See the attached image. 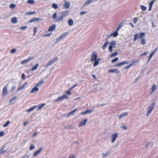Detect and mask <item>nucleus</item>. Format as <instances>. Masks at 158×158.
<instances>
[{
    "label": "nucleus",
    "mask_w": 158,
    "mask_h": 158,
    "mask_svg": "<svg viewBox=\"0 0 158 158\" xmlns=\"http://www.w3.org/2000/svg\"><path fill=\"white\" fill-rule=\"evenodd\" d=\"M37 28L36 27H35L34 29V34H33V35H35L36 33L37 32Z\"/></svg>",
    "instance_id": "50"
},
{
    "label": "nucleus",
    "mask_w": 158,
    "mask_h": 158,
    "mask_svg": "<svg viewBox=\"0 0 158 158\" xmlns=\"http://www.w3.org/2000/svg\"><path fill=\"white\" fill-rule=\"evenodd\" d=\"M137 18H136V17L134 18L133 19V23H136L137 22Z\"/></svg>",
    "instance_id": "57"
},
{
    "label": "nucleus",
    "mask_w": 158,
    "mask_h": 158,
    "mask_svg": "<svg viewBox=\"0 0 158 158\" xmlns=\"http://www.w3.org/2000/svg\"><path fill=\"white\" fill-rule=\"evenodd\" d=\"M145 42V40L144 39H142L141 41L140 42V43L144 45L146 44Z\"/></svg>",
    "instance_id": "41"
},
{
    "label": "nucleus",
    "mask_w": 158,
    "mask_h": 158,
    "mask_svg": "<svg viewBox=\"0 0 158 158\" xmlns=\"http://www.w3.org/2000/svg\"><path fill=\"white\" fill-rule=\"evenodd\" d=\"M69 89L66 92V93H65V94H66V95H70L71 94V92H70L69 91Z\"/></svg>",
    "instance_id": "55"
},
{
    "label": "nucleus",
    "mask_w": 158,
    "mask_h": 158,
    "mask_svg": "<svg viewBox=\"0 0 158 158\" xmlns=\"http://www.w3.org/2000/svg\"><path fill=\"white\" fill-rule=\"evenodd\" d=\"M27 82H26L23 84L21 86L19 87L17 90L18 91H20L21 90H22L26 86L27 84Z\"/></svg>",
    "instance_id": "16"
},
{
    "label": "nucleus",
    "mask_w": 158,
    "mask_h": 158,
    "mask_svg": "<svg viewBox=\"0 0 158 158\" xmlns=\"http://www.w3.org/2000/svg\"><path fill=\"white\" fill-rule=\"evenodd\" d=\"M69 99L68 95L66 94H64L62 96L59 97L57 99L54 100L53 101L55 102H57L64 99L68 100Z\"/></svg>",
    "instance_id": "4"
},
{
    "label": "nucleus",
    "mask_w": 158,
    "mask_h": 158,
    "mask_svg": "<svg viewBox=\"0 0 158 158\" xmlns=\"http://www.w3.org/2000/svg\"><path fill=\"white\" fill-rule=\"evenodd\" d=\"M128 63V62L126 61H123V62H122L121 63H119L117 64L116 65V67H119L123 65H124L126 64H127Z\"/></svg>",
    "instance_id": "14"
},
{
    "label": "nucleus",
    "mask_w": 158,
    "mask_h": 158,
    "mask_svg": "<svg viewBox=\"0 0 158 158\" xmlns=\"http://www.w3.org/2000/svg\"><path fill=\"white\" fill-rule=\"evenodd\" d=\"M132 65V64H129V65H127L126 67H125L124 68V69H128L130 68Z\"/></svg>",
    "instance_id": "47"
},
{
    "label": "nucleus",
    "mask_w": 158,
    "mask_h": 158,
    "mask_svg": "<svg viewBox=\"0 0 158 158\" xmlns=\"http://www.w3.org/2000/svg\"><path fill=\"white\" fill-rule=\"evenodd\" d=\"M11 22L13 23H17L18 21L17 18L15 17L13 18L11 20Z\"/></svg>",
    "instance_id": "23"
},
{
    "label": "nucleus",
    "mask_w": 158,
    "mask_h": 158,
    "mask_svg": "<svg viewBox=\"0 0 158 158\" xmlns=\"http://www.w3.org/2000/svg\"><path fill=\"white\" fill-rule=\"evenodd\" d=\"M157 49H158V48H155V49L152 51V52L151 53L152 54H153L154 55V54L155 53V52L157 51Z\"/></svg>",
    "instance_id": "54"
},
{
    "label": "nucleus",
    "mask_w": 158,
    "mask_h": 158,
    "mask_svg": "<svg viewBox=\"0 0 158 158\" xmlns=\"http://www.w3.org/2000/svg\"><path fill=\"white\" fill-rule=\"evenodd\" d=\"M116 42L115 40H113L110 43V45L109 48V50L110 52L112 51V48H115L116 45Z\"/></svg>",
    "instance_id": "5"
},
{
    "label": "nucleus",
    "mask_w": 158,
    "mask_h": 158,
    "mask_svg": "<svg viewBox=\"0 0 158 158\" xmlns=\"http://www.w3.org/2000/svg\"><path fill=\"white\" fill-rule=\"evenodd\" d=\"M57 14L56 12L52 16V18H53L54 19H57Z\"/></svg>",
    "instance_id": "42"
},
{
    "label": "nucleus",
    "mask_w": 158,
    "mask_h": 158,
    "mask_svg": "<svg viewBox=\"0 0 158 158\" xmlns=\"http://www.w3.org/2000/svg\"><path fill=\"white\" fill-rule=\"evenodd\" d=\"M121 27V24H119L117 28L116 31H118L120 29Z\"/></svg>",
    "instance_id": "56"
},
{
    "label": "nucleus",
    "mask_w": 158,
    "mask_h": 158,
    "mask_svg": "<svg viewBox=\"0 0 158 158\" xmlns=\"http://www.w3.org/2000/svg\"><path fill=\"white\" fill-rule=\"evenodd\" d=\"M94 66L95 67L98 65L99 62L98 60H94Z\"/></svg>",
    "instance_id": "39"
},
{
    "label": "nucleus",
    "mask_w": 158,
    "mask_h": 158,
    "mask_svg": "<svg viewBox=\"0 0 158 158\" xmlns=\"http://www.w3.org/2000/svg\"><path fill=\"white\" fill-rule=\"evenodd\" d=\"M40 20H42L38 18H34L30 20L29 21V23H31L34 22L38 21Z\"/></svg>",
    "instance_id": "18"
},
{
    "label": "nucleus",
    "mask_w": 158,
    "mask_h": 158,
    "mask_svg": "<svg viewBox=\"0 0 158 158\" xmlns=\"http://www.w3.org/2000/svg\"><path fill=\"white\" fill-rule=\"evenodd\" d=\"M86 113L87 114L89 113V114L91 113L92 112L91 110L90 109H87L86 110Z\"/></svg>",
    "instance_id": "51"
},
{
    "label": "nucleus",
    "mask_w": 158,
    "mask_h": 158,
    "mask_svg": "<svg viewBox=\"0 0 158 158\" xmlns=\"http://www.w3.org/2000/svg\"><path fill=\"white\" fill-rule=\"evenodd\" d=\"M39 64H36V65L32 68L31 69L32 71H33L37 69L38 67Z\"/></svg>",
    "instance_id": "24"
},
{
    "label": "nucleus",
    "mask_w": 158,
    "mask_h": 158,
    "mask_svg": "<svg viewBox=\"0 0 158 158\" xmlns=\"http://www.w3.org/2000/svg\"><path fill=\"white\" fill-rule=\"evenodd\" d=\"M34 58L33 57H29L27 59L23 60L21 62V64H24L25 63L29 62L30 60Z\"/></svg>",
    "instance_id": "7"
},
{
    "label": "nucleus",
    "mask_w": 158,
    "mask_h": 158,
    "mask_svg": "<svg viewBox=\"0 0 158 158\" xmlns=\"http://www.w3.org/2000/svg\"><path fill=\"white\" fill-rule=\"evenodd\" d=\"M44 82V81L43 80H41L39 82L36 84V85H35L37 87V86H41L42 85Z\"/></svg>",
    "instance_id": "27"
},
{
    "label": "nucleus",
    "mask_w": 158,
    "mask_h": 158,
    "mask_svg": "<svg viewBox=\"0 0 158 158\" xmlns=\"http://www.w3.org/2000/svg\"><path fill=\"white\" fill-rule=\"evenodd\" d=\"M16 6V5L14 4H11L9 6V7L10 8H14Z\"/></svg>",
    "instance_id": "40"
},
{
    "label": "nucleus",
    "mask_w": 158,
    "mask_h": 158,
    "mask_svg": "<svg viewBox=\"0 0 158 158\" xmlns=\"http://www.w3.org/2000/svg\"><path fill=\"white\" fill-rule=\"evenodd\" d=\"M154 103H152L148 107L147 109L148 112L146 114V115L147 116H148L149 115L152 111L153 110L154 108Z\"/></svg>",
    "instance_id": "6"
},
{
    "label": "nucleus",
    "mask_w": 158,
    "mask_h": 158,
    "mask_svg": "<svg viewBox=\"0 0 158 158\" xmlns=\"http://www.w3.org/2000/svg\"><path fill=\"white\" fill-rule=\"evenodd\" d=\"M87 13L86 12H85L84 11H82L80 12V15H82L85 14H86Z\"/></svg>",
    "instance_id": "62"
},
{
    "label": "nucleus",
    "mask_w": 158,
    "mask_h": 158,
    "mask_svg": "<svg viewBox=\"0 0 158 158\" xmlns=\"http://www.w3.org/2000/svg\"><path fill=\"white\" fill-rule=\"evenodd\" d=\"M27 26H24L21 27H20V29H22V30H24L27 28Z\"/></svg>",
    "instance_id": "52"
},
{
    "label": "nucleus",
    "mask_w": 158,
    "mask_h": 158,
    "mask_svg": "<svg viewBox=\"0 0 158 158\" xmlns=\"http://www.w3.org/2000/svg\"><path fill=\"white\" fill-rule=\"evenodd\" d=\"M4 135V132L3 131L0 132V137H2Z\"/></svg>",
    "instance_id": "58"
},
{
    "label": "nucleus",
    "mask_w": 158,
    "mask_h": 158,
    "mask_svg": "<svg viewBox=\"0 0 158 158\" xmlns=\"http://www.w3.org/2000/svg\"><path fill=\"white\" fill-rule=\"evenodd\" d=\"M109 73H115L117 74H118L119 73V71L117 69H113L110 70L108 71Z\"/></svg>",
    "instance_id": "13"
},
{
    "label": "nucleus",
    "mask_w": 158,
    "mask_h": 158,
    "mask_svg": "<svg viewBox=\"0 0 158 158\" xmlns=\"http://www.w3.org/2000/svg\"><path fill=\"white\" fill-rule=\"evenodd\" d=\"M112 35L114 37H115L117 36L118 35V31H116L114 33H112Z\"/></svg>",
    "instance_id": "38"
},
{
    "label": "nucleus",
    "mask_w": 158,
    "mask_h": 158,
    "mask_svg": "<svg viewBox=\"0 0 158 158\" xmlns=\"http://www.w3.org/2000/svg\"><path fill=\"white\" fill-rule=\"evenodd\" d=\"M109 44V43L108 42H106L105 44L103 45L102 46V48L103 49H104L105 48L107 47V45Z\"/></svg>",
    "instance_id": "36"
},
{
    "label": "nucleus",
    "mask_w": 158,
    "mask_h": 158,
    "mask_svg": "<svg viewBox=\"0 0 158 158\" xmlns=\"http://www.w3.org/2000/svg\"><path fill=\"white\" fill-rule=\"evenodd\" d=\"M145 34L144 32H140L139 34H136L134 35L133 41L135 42L137 40L138 38H139V39H141L143 37L145 36Z\"/></svg>",
    "instance_id": "2"
},
{
    "label": "nucleus",
    "mask_w": 158,
    "mask_h": 158,
    "mask_svg": "<svg viewBox=\"0 0 158 158\" xmlns=\"http://www.w3.org/2000/svg\"><path fill=\"white\" fill-rule=\"evenodd\" d=\"M10 123V121H8L5 124L3 125V127H5L7 126Z\"/></svg>",
    "instance_id": "48"
},
{
    "label": "nucleus",
    "mask_w": 158,
    "mask_h": 158,
    "mask_svg": "<svg viewBox=\"0 0 158 158\" xmlns=\"http://www.w3.org/2000/svg\"><path fill=\"white\" fill-rule=\"evenodd\" d=\"M56 26L55 24H53L49 28L48 31H52L55 29Z\"/></svg>",
    "instance_id": "19"
},
{
    "label": "nucleus",
    "mask_w": 158,
    "mask_h": 158,
    "mask_svg": "<svg viewBox=\"0 0 158 158\" xmlns=\"http://www.w3.org/2000/svg\"><path fill=\"white\" fill-rule=\"evenodd\" d=\"M30 155V154L29 153H26L24 155L22 158H28Z\"/></svg>",
    "instance_id": "32"
},
{
    "label": "nucleus",
    "mask_w": 158,
    "mask_h": 158,
    "mask_svg": "<svg viewBox=\"0 0 158 158\" xmlns=\"http://www.w3.org/2000/svg\"><path fill=\"white\" fill-rule=\"evenodd\" d=\"M70 6V4L69 2H66L65 3L64 5V7L66 9H68L69 8Z\"/></svg>",
    "instance_id": "28"
},
{
    "label": "nucleus",
    "mask_w": 158,
    "mask_h": 158,
    "mask_svg": "<svg viewBox=\"0 0 158 158\" xmlns=\"http://www.w3.org/2000/svg\"><path fill=\"white\" fill-rule=\"evenodd\" d=\"M110 154V152L109 151H107L105 153H102L103 156L104 157H106L108 156Z\"/></svg>",
    "instance_id": "30"
},
{
    "label": "nucleus",
    "mask_w": 158,
    "mask_h": 158,
    "mask_svg": "<svg viewBox=\"0 0 158 158\" xmlns=\"http://www.w3.org/2000/svg\"><path fill=\"white\" fill-rule=\"evenodd\" d=\"M16 52V50L15 49H13L11 50V53L12 54L15 53Z\"/></svg>",
    "instance_id": "53"
},
{
    "label": "nucleus",
    "mask_w": 158,
    "mask_h": 158,
    "mask_svg": "<svg viewBox=\"0 0 158 158\" xmlns=\"http://www.w3.org/2000/svg\"><path fill=\"white\" fill-rule=\"evenodd\" d=\"M118 57H116L112 60V63L115 62L117 61L118 60Z\"/></svg>",
    "instance_id": "49"
},
{
    "label": "nucleus",
    "mask_w": 158,
    "mask_h": 158,
    "mask_svg": "<svg viewBox=\"0 0 158 158\" xmlns=\"http://www.w3.org/2000/svg\"><path fill=\"white\" fill-rule=\"evenodd\" d=\"M77 110V109H76L69 113L67 115V117H68L70 115H73L74 113Z\"/></svg>",
    "instance_id": "21"
},
{
    "label": "nucleus",
    "mask_w": 158,
    "mask_h": 158,
    "mask_svg": "<svg viewBox=\"0 0 158 158\" xmlns=\"http://www.w3.org/2000/svg\"><path fill=\"white\" fill-rule=\"evenodd\" d=\"M58 60L57 57H56L55 58L51 59L49 61L48 63L44 66L46 68H48L49 66L51 65L54 63L56 61Z\"/></svg>",
    "instance_id": "3"
},
{
    "label": "nucleus",
    "mask_w": 158,
    "mask_h": 158,
    "mask_svg": "<svg viewBox=\"0 0 158 158\" xmlns=\"http://www.w3.org/2000/svg\"><path fill=\"white\" fill-rule=\"evenodd\" d=\"M39 89V88L35 86V87L32 89L31 91H30V93H33L35 92H37L38 91Z\"/></svg>",
    "instance_id": "15"
},
{
    "label": "nucleus",
    "mask_w": 158,
    "mask_h": 158,
    "mask_svg": "<svg viewBox=\"0 0 158 158\" xmlns=\"http://www.w3.org/2000/svg\"><path fill=\"white\" fill-rule=\"evenodd\" d=\"M43 149V148H39L37 151L35 152L34 154V156H36L37 155L39 154L40 152L42 151Z\"/></svg>",
    "instance_id": "12"
},
{
    "label": "nucleus",
    "mask_w": 158,
    "mask_h": 158,
    "mask_svg": "<svg viewBox=\"0 0 158 158\" xmlns=\"http://www.w3.org/2000/svg\"><path fill=\"white\" fill-rule=\"evenodd\" d=\"M155 2L154 0H152L149 3V6L152 7V6L153 3Z\"/></svg>",
    "instance_id": "46"
},
{
    "label": "nucleus",
    "mask_w": 158,
    "mask_h": 158,
    "mask_svg": "<svg viewBox=\"0 0 158 158\" xmlns=\"http://www.w3.org/2000/svg\"><path fill=\"white\" fill-rule=\"evenodd\" d=\"M62 38L60 37V36H59L58 38L56 40V43H58L59 42L60 40H62Z\"/></svg>",
    "instance_id": "45"
},
{
    "label": "nucleus",
    "mask_w": 158,
    "mask_h": 158,
    "mask_svg": "<svg viewBox=\"0 0 158 158\" xmlns=\"http://www.w3.org/2000/svg\"><path fill=\"white\" fill-rule=\"evenodd\" d=\"M22 78L23 79H25L26 78V77H25V74L23 73L22 74Z\"/></svg>",
    "instance_id": "59"
},
{
    "label": "nucleus",
    "mask_w": 158,
    "mask_h": 158,
    "mask_svg": "<svg viewBox=\"0 0 158 158\" xmlns=\"http://www.w3.org/2000/svg\"><path fill=\"white\" fill-rule=\"evenodd\" d=\"M140 8L143 11H145L147 9V7L143 5H141L140 6Z\"/></svg>",
    "instance_id": "37"
},
{
    "label": "nucleus",
    "mask_w": 158,
    "mask_h": 158,
    "mask_svg": "<svg viewBox=\"0 0 158 158\" xmlns=\"http://www.w3.org/2000/svg\"><path fill=\"white\" fill-rule=\"evenodd\" d=\"M97 57V55L96 52H93L92 55L90 59V61L92 62L96 60Z\"/></svg>",
    "instance_id": "8"
},
{
    "label": "nucleus",
    "mask_w": 158,
    "mask_h": 158,
    "mask_svg": "<svg viewBox=\"0 0 158 158\" xmlns=\"http://www.w3.org/2000/svg\"><path fill=\"white\" fill-rule=\"evenodd\" d=\"M121 128H122V129H124L125 130H126L127 129L126 127L124 126H122Z\"/></svg>",
    "instance_id": "63"
},
{
    "label": "nucleus",
    "mask_w": 158,
    "mask_h": 158,
    "mask_svg": "<svg viewBox=\"0 0 158 158\" xmlns=\"http://www.w3.org/2000/svg\"><path fill=\"white\" fill-rule=\"evenodd\" d=\"M35 148V146L34 145H33L32 144H31V145L30 147V148L29 149L30 150H32L34 149Z\"/></svg>",
    "instance_id": "43"
},
{
    "label": "nucleus",
    "mask_w": 158,
    "mask_h": 158,
    "mask_svg": "<svg viewBox=\"0 0 158 158\" xmlns=\"http://www.w3.org/2000/svg\"><path fill=\"white\" fill-rule=\"evenodd\" d=\"M35 1L33 0H28L27 1V3L30 4H33L35 3Z\"/></svg>",
    "instance_id": "35"
},
{
    "label": "nucleus",
    "mask_w": 158,
    "mask_h": 158,
    "mask_svg": "<svg viewBox=\"0 0 158 158\" xmlns=\"http://www.w3.org/2000/svg\"><path fill=\"white\" fill-rule=\"evenodd\" d=\"M69 158H76V156L74 154H71L69 156Z\"/></svg>",
    "instance_id": "44"
},
{
    "label": "nucleus",
    "mask_w": 158,
    "mask_h": 158,
    "mask_svg": "<svg viewBox=\"0 0 158 158\" xmlns=\"http://www.w3.org/2000/svg\"><path fill=\"white\" fill-rule=\"evenodd\" d=\"M156 89H157L156 86L155 85H153L152 87V91L151 92V94H152L153 92L155 91L156 90Z\"/></svg>",
    "instance_id": "31"
},
{
    "label": "nucleus",
    "mask_w": 158,
    "mask_h": 158,
    "mask_svg": "<svg viewBox=\"0 0 158 158\" xmlns=\"http://www.w3.org/2000/svg\"><path fill=\"white\" fill-rule=\"evenodd\" d=\"M118 135L117 133H115L113 135L111 136V142L112 143H114L116 140V139L118 137Z\"/></svg>",
    "instance_id": "9"
},
{
    "label": "nucleus",
    "mask_w": 158,
    "mask_h": 158,
    "mask_svg": "<svg viewBox=\"0 0 158 158\" xmlns=\"http://www.w3.org/2000/svg\"><path fill=\"white\" fill-rule=\"evenodd\" d=\"M45 105V103H43L41 105H40L38 106H38V108H37L38 110H39L42 109L44 106Z\"/></svg>",
    "instance_id": "25"
},
{
    "label": "nucleus",
    "mask_w": 158,
    "mask_h": 158,
    "mask_svg": "<svg viewBox=\"0 0 158 158\" xmlns=\"http://www.w3.org/2000/svg\"><path fill=\"white\" fill-rule=\"evenodd\" d=\"M16 98V97H14L13 98L10 100V101H9V102H11L12 101L15 99Z\"/></svg>",
    "instance_id": "64"
},
{
    "label": "nucleus",
    "mask_w": 158,
    "mask_h": 158,
    "mask_svg": "<svg viewBox=\"0 0 158 158\" xmlns=\"http://www.w3.org/2000/svg\"><path fill=\"white\" fill-rule=\"evenodd\" d=\"M37 107V106H33L32 107L28 109L27 110V112L28 113H30L33 110H34Z\"/></svg>",
    "instance_id": "20"
},
{
    "label": "nucleus",
    "mask_w": 158,
    "mask_h": 158,
    "mask_svg": "<svg viewBox=\"0 0 158 158\" xmlns=\"http://www.w3.org/2000/svg\"><path fill=\"white\" fill-rule=\"evenodd\" d=\"M7 88L6 86L4 87L3 89L2 94L4 96H6L7 94Z\"/></svg>",
    "instance_id": "11"
},
{
    "label": "nucleus",
    "mask_w": 158,
    "mask_h": 158,
    "mask_svg": "<svg viewBox=\"0 0 158 158\" xmlns=\"http://www.w3.org/2000/svg\"><path fill=\"white\" fill-rule=\"evenodd\" d=\"M67 128L69 129H73V127L72 125H70L68 126Z\"/></svg>",
    "instance_id": "60"
},
{
    "label": "nucleus",
    "mask_w": 158,
    "mask_h": 158,
    "mask_svg": "<svg viewBox=\"0 0 158 158\" xmlns=\"http://www.w3.org/2000/svg\"><path fill=\"white\" fill-rule=\"evenodd\" d=\"M77 84H76V85H73V86H72L71 88H70L69 89V90H71L72 89L74 88L76 86H77Z\"/></svg>",
    "instance_id": "61"
},
{
    "label": "nucleus",
    "mask_w": 158,
    "mask_h": 158,
    "mask_svg": "<svg viewBox=\"0 0 158 158\" xmlns=\"http://www.w3.org/2000/svg\"><path fill=\"white\" fill-rule=\"evenodd\" d=\"M87 120V119H85L84 120H83L82 121H81L80 123L79 124V127H81L83 125H85L86 123Z\"/></svg>",
    "instance_id": "17"
},
{
    "label": "nucleus",
    "mask_w": 158,
    "mask_h": 158,
    "mask_svg": "<svg viewBox=\"0 0 158 158\" xmlns=\"http://www.w3.org/2000/svg\"><path fill=\"white\" fill-rule=\"evenodd\" d=\"M94 2L93 0H87V1L84 4V6H85L88 5L89 4Z\"/></svg>",
    "instance_id": "22"
},
{
    "label": "nucleus",
    "mask_w": 158,
    "mask_h": 158,
    "mask_svg": "<svg viewBox=\"0 0 158 158\" xmlns=\"http://www.w3.org/2000/svg\"><path fill=\"white\" fill-rule=\"evenodd\" d=\"M69 11L68 10L60 12V15L57 18V21L60 22L63 19V18L69 15Z\"/></svg>",
    "instance_id": "1"
},
{
    "label": "nucleus",
    "mask_w": 158,
    "mask_h": 158,
    "mask_svg": "<svg viewBox=\"0 0 158 158\" xmlns=\"http://www.w3.org/2000/svg\"><path fill=\"white\" fill-rule=\"evenodd\" d=\"M73 19H70L68 20V25L69 26H72L73 25Z\"/></svg>",
    "instance_id": "26"
},
{
    "label": "nucleus",
    "mask_w": 158,
    "mask_h": 158,
    "mask_svg": "<svg viewBox=\"0 0 158 158\" xmlns=\"http://www.w3.org/2000/svg\"><path fill=\"white\" fill-rule=\"evenodd\" d=\"M69 32H68L64 33L62 34L60 36V37L62 39L64 37L66 36L67 35L69 34Z\"/></svg>",
    "instance_id": "29"
},
{
    "label": "nucleus",
    "mask_w": 158,
    "mask_h": 158,
    "mask_svg": "<svg viewBox=\"0 0 158 158\" xmlns=\"http://www.w3.org/2000/svg\"><path fill=\"white\" fill-rule=\"evenodd\" d=\"M118 53L117 52H114L111 54V55L110 56V57H112L114 56H116V55H118Z\"/></svg>",
    "instance_id": "33"
},
{
    "label": "nucleus",
    "mask_w": 158,
    "mask_h": 158,
    "mask_svg": "<svg viewBox=\"0 0 158 158\" xmlns=\"http://www.w3.org/2000/svg\"><path fill=\"white\" fill-rule=\"evenodd\" d=\"M52 6L53 8L55 9H57L58 8L57 5L55 3L52 4Z\"/></svg>",
    "instance_id": "34"
},
{
    "label": "nucleus",
    "mask_w": 158,
    "mask_h": 158,
    "mask_svg": "<svg viewBox=\"0 0 158 158\" xmlns=\"http://www.w3.org/2000/svg\"><path fill=\"white\" fill-rule=\"evenodd\" d=\"M128 113L127 112H126L122 114H121L119 115V118L120 119L123 117H125L127 116L128 115Z\"/></svg>",
    "instance_id": "10"
}]
</instances>
